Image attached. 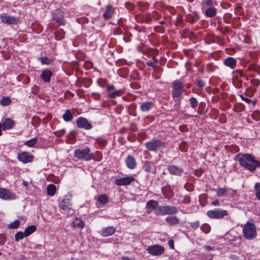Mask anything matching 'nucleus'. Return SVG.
I'll return each instance as SVG.
<instances>
[{"label":"nucleus","instance_id":"nucleus-45","mask_svg":"<svg viewBox=\"0 0 260 260\" xmlns=\"http://www.w3.org/2000/svg\"><path fill=\"white\" fill-rule=\"evenodd\" d=\"M25 237V234L22 232H19L16 233L15 235V240L16 241H18L20 240H22Z\"/></svg>","mask_w":260,"mask_h":260},{"label":"nucleus","instance_id":"nucleus-1","mask_svg":"<svg viewBox=\"0 0 260 260\" xmlns=\"http://www.w3.org/2000/svg\"><path fill=\"white\" fill-rule=\"evenodd\" d=\"M237 158L240 166L250 172L254 171L260 166V162L255 160L254 157L249 154L239 153L237 155Z\"/></svg>","mask_w":260,"mask_h":260},{"label":"nucleus","instance_id":"nucleus-18","mask_svg":"<svg viewBox=\"0 0 260 260\" xmlns=\"http://www.w3.org/2000/svg\"><path fill=\"white\" fill-rule=\"evenodd\" d=\"M200 19V16L198 13L194 11L193 12V15L188 14L185 16V20L187 22L193 24L197 22Z\"/></svg>","mask_w":260,"mask_h":260},{"label":"nucleus","instance_id":"nucleus-54","mask_svg":"<svg viewBox=\"0 0 260 260\" xmlns=\"http://www.w3.org/2000/svg\"><path fill=\"white\" fill-rule=\"evenodd\" d=\"M190 226L194 230L197 229L200 225V222L199 220H197L193 222H190Z\"/></svg>","mask_w":260,"mask_h":260},{"label":"nucleus","instance_id":"nucleus-15","mask_svg":"<svg viewBox=\"0 0 260 260\" xmlns=\"http://www.w3.org/2000/svg\"><path fill=\"white\" fill-rule=\"evenodd\" d=\"M223 63L226 67L234 70L236 67L237 61L236 59L232 57H228L224 59Z\"/></svg>","mask_w":260,"mask_h":260},{"label":"nucleus","instance_id":"nucleus-23","mask_svg":"<svg viewBox=\"0 0 260 260\" xmlns=\"http://www.w3.org/2000/svg\"><path fill=\"white\" fill-rule=\"evenodd\" d=\"M158 203L154 200H150L146 203V208L147 209V213H150L153 209L157 208Z\"/></svg>","mask_w":260,"mask_h":260},{"label":"nucleus","instance_id":"nucleus-39","mask_svg":"<svg viewBox=\"0 0 260 260\" xmlns=\"http://www.w3.org/2000/svg\"><path fill=\"white\" fill-rule=\"evenodd\" d=\"M228 191V189L225 187L218 188L216 190V194L218 197H223Z\"/></svg>","mask_w":260,"mask_h":260},{"label":"nucleus","instance_id":"nucleus-35","mask_svg":"<svg viewBox=\"0 0 260 260\" xmlns=\"http://www.w3.org/2000/svg\"><path fill=\"white\" fill-rule=\"evenodd\" d=\"M47 189V193L49 196H53L56 192V186L53 184H49Z\"/></svg>","mask_w":260,"mask_h":260},{"label":"nucleus","instance_id":"nucleus-14","mask_svg":"<svg viewBox=\"0 0 260 260\" xmlns=\"http://www.w3.org/2000/svg\"><path fill=\"white\" fill-rule=\"evenodd\" d=\"M125 163L126 167L131 170H133L137 167V161L135 158L132 155H128L125 159Z\"/></svg>","mask_w":260,"mask_h":260},{"label":"nucleus","instance_id":"nucleus-4","mask_svg":"<svg viewBox=\"0 0 260 260\" xmlns=\"http://www.w3.org/2000/svg\"><path fill=\"white\" fill-rule=\"evenodd\" d=\"M74 156L79 159H84L86 161L94 159V155L93 153H90V149L88 147L83 150L76 149L74 151Z\"/></svg>","mask_w":260,"mask_h":260},{"label":"nucleus","instance_id":"nucleus-25","mask_svg":"<svg viewBox=\"0 0 260 260\" xmlns=\"http://www.w3.org/2000/svg\"><path fill=\"white\" fill-rule=\"evenodd\" d=\"M114 9L111 5H108L106 7V10L104 14V17L105 19H109L113 15Z\"/></svg>","mask_w":260,"mask_h":260},{"label":"nucleus","instance_id":"nucleus-11","mask_svg":"<svg viewBox=\"0 0 260 260\" xmlns=\"http://www.w3.org/2000/svg\"><path fill=\"white\" fill-rule=\"evenodd\" d=\"M167 170L171 175L177 176H181L184 172L181 167L174 165H169L167 167Z\"/></svg>","mask_w":260,"mask_h":260},{"label":"nucleus","instance_id":"nucleus-37","mask_svg":"<svg viewBox=\"0 0 260 260\" xmlns=\"http://www.w3.org/2000/svg\"><path fill=\"white\" fill-rule=\"evenodd\" d=\"M65 32L62 29H59L55 33V37L57 40H60L64 37Z\"/></svg>","mask_w":260,"mask_h":260},{"label":"nucleus","instance_id":"nucleus-56","mask_svg":"<svg viewBox=\"0 0 260 260\" xmlns=\"http://www.w3.org/2000/svg\"><path fill=\"white\" fill-rule=\"evenodd\" d=\"M250 82L252 85L255 86L256 87L258 86L260 84V81L258 79H252Z\"/></svg>","mask_w":260,"mask_h":260},{"label":"nucleus","instance_id":"nucleus-27","mask_svg":"<svg viewBox=\"0 0 260 260\" xmlns=\"http://www.w3.org/2000/svg\"><path fill=\"white\" fill-rule=\"evenodd\" d=\"M73 118L74 115L69 109L67 110L62 115L63 119L66 122L71 121L73 119Z\"/></svg>","mask_w":260,"mask_h":260},{"label":"nucleus","instance_id":"nucleus-53","mask_svg":"<svg viewBox=\"0 0 260 260\" xmlns=\"http://www.w3.org/2000/svg\"><path fill=\"white\" fill-rule=\"evenodd\" d=\"M174 100H175V101L176 102V104H175V105L173 107V110L177 111L180 108V100L178 98H176V99H175Z\"/></svg>","mask_w":260,"mask_h":260},{"label":"nucleus","instance_id":"nucleus-28","mask_svg":"<svg viewBox=\"0 0 260 260\" xmlns=\"http://www.w3.org/2000/svg\"><path fill=\"white\" fill-rule=\"evenodd\" d=\"M36 226L34 225H31L27 226L24 230L25 237H27L32 234L36 230Z\"/></svg>","mask_w":260,"mask_h":260},{"label":"nucleus","instance_id":"nucleus-29","mask_svg":"<svg viewBox=\"0 0 260 260\" xmlns=\"http://www.w3.org/2000/svg\"><path fill=\"white\" fill-rule=\"evenodd\" d=\"M137 105L136 103H132L131 104L128 108V113L129 115H131L133 116H136L137 113L136 112V110L137 109Z\"/></svg>","mask_w":260,"mask_h":260},{"label":"nucleus","instance_id":"nucleus-20","mask_svg":"<svg viewBox=\"0 0 260 260\" xmlns=\"http://www.w3.org/2000/svg\"><path fill=\"white\" fill-rule=\"evenodd\" d=\"M2 124V129L5 131L7 129H11L14 124V121L11 118H6Z\"/></svg>","mask_w":260,"mask_h":260},{"label":"nucleus","instance_id":"nucleus-6","mask_svg":"<svg viewBox=\"0 0 260 260\" xmlns=\"http://www.w3.org/2000/svg\"><path fill=\"white\" fill-rule=\"evenodd\" d=\"M184 92V86L181 82L175 80L172 83V94L174 99L179 98Z\"/></svg>","mask_w":260,"mask_h":260},{"label":"nucleus","instance_id":"nucleus-33","mask_svg":"<svg viewBox=\"0 0 260 260\" xmlns=\"http://www.w3.org/2000/svg\"><path fill=\"white\" fill-rule=\"evenodd\" d=\"M144 169L145 172L149 173L151 171V167L153 165V162L150 161L145 160L144 161Z\"/></svg>","mask_w":260,"mask_h":260},{"label":"nucleus","instance_id":"nucleus-47","mask_svg":"<svg viewBox=\"0 0 260 260\" xmlns=\"http://www.w3.org/2000/svg\"><path fill=\"white\" fill-rule=\"evenodd\" d=\"M119 95L120 91L118 90H116L113 92H109L108 94V97L111 99H114L116 96H118Z\"/></svg>","mask_w":260,"mask_h":260},{"label":"nucleus","instance_id":"nucleus-43","mask_svg":"<svg viewBox=\"0 0 260 260\" xmlns=\"http://www.w3.org/2000/svg\"><path fill=\"white\" fill-rule=\"evenodd\" d=\"M255 190V196L258 200H260V183H256L254 186Z\"/></svg>","mask_w":260,"mask_h":260},{"label":"nucleus","instance_id":"nucleus-17","mask_svg":"<svg viewBox=\"0 0 260 260\" xmlns=\"http://www.w3.org/2000/svg\"><path fill=\"white\" fill-rule=\"evenodd\" d=\"M71 206L70 200L68 198H63L59 204L60 209L64 211H68L71 209Z\"/></svg>","mask_w":260,"mask_h":260},{"label":"nucleus","instance_id":"nucleus-5","mask_svg":"<svg viewBox=\"0 0 260 260\" xmlns=\"http://www.w3.org/2000/svg\"><path fill=\"white\" fill-rule=\"evenodd\" d=\"M178 209L175 206L165 205L159 206L155 210V213L157 215H173L177 213Z\"/></svg>","mask_w":260,"mask_h":260},{"label":"nucleus","instance_id":"nucleus-7","mask_svg":"<svg viewBox=\"0 0 260 260\" xmlns=\"http://www.w3.org/2000/svg\"><path fill=\"white\" fill-rule=\"evenodd\" d=\"M228 215V212L226 210L221 209L209 210L207 212V215L209 217L214 219H221Z\"/></svg>","mask_w":260,"mask_h":260},{"label":"nucleus","instance_id":"nucleus-38","mask_svg":"<svg viewBox=\"0 0 260 260\" xmlns=\"http://www.w3.org/2000/svg\"><path fill=\"white\" fill-rule=\"evenodd\" d=\"M92 83V80L87 78H84L81 81V84L84 87L88 88Z\"/></svg>","mask_w":260,"mask_h":260},{"label":"nucleus","instance_id":"nucleus-10","mask_svg":"<svg viewBox=\"0 0 260 260\" xmlns=\"http://www.w3.org/2000/svg\"><path fill=\"white\" fill-rule=\"evenodd\" d=\"M0 199L4 200H13L16 199L15 194L5 188H0Z\"/></svg>","mask_w":260,"mask_h":260},{"label":"nucleus","instance_id":"nucleus-2","mask_svg":"<svg viewBox=\"0 0 260 260\" xmlns=\"http://www.w3.org/2000/svg\"><path fill=\"white\" fill-rule=\"evenodd\" d=\"M144 145L149 151L155 152L162 151L166 147V142L157 139H153L147 142Z\"/></svg>","mask_w":260,"mask_h":260},{"label":"nucleus","instance_id":"nucleus-19","mask_svg":"<svg viewBox=\"0 0 260 260\" xmlns=\"http://www.w3.org/2000/svg\"><path fill=\"white\" fill-rule=\"evenodd\" d=\"M52 76V73L51 71L46 69L42 72V74L40 75V78L44 82L49 83L50 82V79Z\"/></svg>","mask_w":260,"mask_h":260},{"label":"nucleus","instance_id":"nucleus-49","mask_svg":"<svg viewBox=\"0 0 260 260\" xmlns=\"http://www.w3.org/2000/svg\"><path fill=\"white\" fill-rule=\"evenodd\" d=\"M251 116L253 119L258 121L260 120V112L258 111H255L252 114Z\"/></svg>","mask_w":260,"mask_h":260},{"label":"nucleus","instance_id":"nucleus-61","mask_svg":"<svg viewBox=\"0 0 260 260\" xmlns=\"http://www.w3.org/2000/svg\"><path fill=\"white\" fill-rule=\"evenodd\" d=\"M41 122V119L37 116H34L32 118V123L35 124V123L39 124Z\"/></svg>","mask_w":260,"mask_h":260},{"label":"nucleus","instance_id":"nucleus-22","mask_svg":"<svg viewBox=\"0 0 260 260\" xmlns=\"http://www.w3.org/2000/svg\"><path fill=\"white\" fill-rule=\"evenodd\" d=\"M154 107L152 102H143L141 104L140 109L143 112H148Z\"/></svg>","mask_w":260,"mask_h":260},{"label":"nucleus","instance_id":"nucleus-63","mask_svg":"<svg viewBox=\"0 0 260 260\" xmlns=\"http://www.w3.org/2000/svg\"><path fill=\"white\" fill-rule=\"evenodd\" d=\"M106 81L104 79H99L98 80L97 83L99 86H103L104 84L106 83Z\"/></svg>","mask_w":260,"mask_h":260},{"label":"nucleus","instance_id":"nucleus-41","mask_svg":"<svg viewBox=\"0 0 260 260\" xmlns=\"http://www.w3.org/2000/svg\"><path fill=\"white\" fill-rule=\"evenodd\" d=\"M38 139L36 138H34L28 141H26L24 144L28 147H33L37 142Z\"/></svg>","mask_w":260,"mask_h":260},{"label":"nucleus","instance_id":"nucleus-8","mask_svg":"<svg viewBox=\"0 0 260 260\" xmlns=\"http://www.w3.org/2000/svg\"><path fill=\"white\" fill-rule=\"evenodd\" d=\"M147 250L151 255L159 256L164 252L165 248L161 245L155 244L149 246Z\"/></svg>","mask_w":260,"mask_h":260},{"label":"nucleus","instance_id":"nucleus-58","mask_svg":"<svg viewBox=\"0 0 260 260\" xmlns=\"http://www.w3.org/2000/svg\"><path fill=\"white\" fill-rule=\"evenodd\" d=\"M191 199L188 196H185L183 199L182 203L185 204H188L190 203Z\"/></svg>","mask_w":260,"mask_h":260},{"label":"nucleus","instance_id":"nucleus-12","mask_svg":"<svg viewBox=\"0 0 260 260\" xmlns=\"http://www.w3.org/2000/svg\"><path fill=\"white\" fill-rule=\"evenodd\" d=\"M17 158L20 161L24 164H26L31 162L34 157L32 155H29L27 152H22L18 154Z\"/></svg>","mask_w":260,"mask_h":260},{"label":"nucleus","instance_id":"nucleus-13","mask_svg":"<svg viewBox=\"0 0 260 260\" xmlns=\"http://www.w3.org/2000/svg\"><path fill=\"white\" fill-rule=\"evenodd\" d=\"M134 180L135 177L133 176H129L115 179V183L119 186L126 185L131 184Z\"/></svg>","mask_w":260,"mask_h":260},{"label":"nucleus","instance_id":"nucleus-52","mask_svg":"<svg viewBox=\"0 0 260 260\" xmlns=\"http://www.w3.org/2000/svg\"><path fill=\"white\" fill-rule=\"evenodd\" d=\"M154 31L159 32L160 34H163L165 32V29L164 27L160 26L159 25L156 26L154 27Z\"/></svg>","mask_w":260,"mask_h":260},{"label":"nucleus","instance_id":"nucleus-59","mask_svg":"<svg viewBox=\"0 0 260 260\" xmlns=\"http://www.w3.org/2000/svg\"><path fill=\"white\" fill-rule=\"evenodd\" d=\"M197 84L198 87L200 88H203L205 85L204 82L202 80H198Z\"/></svg>","mask_w":260,"mask_h":260},{"label":"nucleus","instance_id":"nucleus-50","mask_svg":"<svg viewBox=\"0 0 260 260\" xmlns=\"http://www.w3.org/2000/svg\"><path fill=\"white\" fill-rule=\"evenodd\" d=\"M185 189L188 191H192L194 189V186L190 183H186L184 186Z\"/></svg>","mask_w":260,"mask_h":260},{"label":"nucleus","instance_id":"nucleus-24","mask_svg":"<svg viewBox=\"0 0 260 260\" xmlns=\"http://www.w3.org/2000/svg\"><path fill=\"white\" fill-rule=\"evenodd\" d=\"M165 220L170 225H177L180 222L179 218L176 216H168Z\"/></svg>","mask_w":260,"mask_h":260},{"label":"nucleus","instance_id":"nucleus-57","mask_svg":"<svg viewBox=\"0 0 260 260\" xmlns=\"http://www.w3.org/2000/svg\"><path fill=\"white\" fill-rule=\"evenodd\" d=\"M6 241V237L3 234H0V245H3Z\"/></svg>","mask_w":260,"mask_h":260},{"label":"nucleus","instance_id":"nucleus-21","mask_svg":"<svg viewBox=\"0 0 260 260\" xmlns=\"http://www.w3.org/2000/svg\"><path fill=\"white\" fill-rule=\"evenodd\" d=\"M115 232V229L113 226H109L102 230L100 233L103 237H108L112 235Z\"/></svg>","mask_w":260,"mask_h":260},{"label":"nucleus","instance_id":"nucleus-44","mask_svg":"<svg viewBox=\"0 0 260 260\" xmlns=\"http://www.w3.org/2000/svg\"><path fill=\"white\" fill-rule=\"evenodd\" d=\"M96 143L101 146H106L107 144V140L102 138H98L96 139Z\"/></svg>","mask_w":260,"mask_h":260},{"label":"nucleus","instance_id":"nucleus-42","mask_svg":"<svg viewBox=\"0 0 260 260\" xmlns=\"http://www.w3.org/2000/svg\"><path fill=\"white\" fill-rule=\"evenodd\" d=\"M200 229L201 231H203L205 234L209 233L211 230L210 226L207 223H204L202 224Z\"/></svg>","mask_w":260,"mask_h":260},{"label":"nucleus","instance_id":"nucleus-40","mask_svg":"<svg viewBox=\"0 0 260 260\" xmlns=\"http://www.w3.org/2000/svg\"><path fill=\"white\" fill-rule=\"evenodd\" d=\"M20 224V221L18 219L15 220L8 225L9 229H16L18 228Z\"/></svg>","mask_w":260,"mask_h":260},{"label":"nucleus","instance_id":"nucleus-3","mask_svg":"<svg viewBox=\"0 0 260 260\" xmlns=\"http://www.w3.org/2000/svg\"><path fill=\"white\" fill-rule=\"evenodd\" d=\"M244 237L248 240L254 239L256 236V230L253 223L247 222L243 228Z\"/></svg>","mask_w":260,"mask_h":260},{"label":"nucleus","instance_id":"nucleus-34","mask_svg":"<svg viewBox=\"0 0 260 260\" xmlns=\"http://www.w3.org/2000/svg\"><path fill=\"white\" fill-rule=\"evenodd\" d=\"M98 201L101 204L105 205L108 202L109 198L106 194H103L99 196Z\"/></svg>","mask_w":260,"mask_h":260},{"label":"nucleus","instance_id":"nucleus-9","mask_svg":"<svg viewBox=\"0 0 260 260\" xmlns=\"http://www.w3.org/2000/svg\"><path fill=\"white\" fill-rule=\"evenodd\" d=\"M77 126L79 128H83L86 130L91 129L92 127L91 123L88 120L83 117H79L76 121Z\"/></svg>","mask_w":260,"mask_h":260},{"label":"nucleus","instance_id":"nucleus-31","mask_svg":"<svg viewBox=\"0 0 260 260\" xmlns=\"http://www.w3.org/2000/svg\"><path fill=\"white\" fill-rule=\"evenodd\" d=\"M232 76L233 79L238 80L239 77H244L245 75L243 74V72L241 70H236L232 72Z\"/></svg>","mask_w":260,"mask_h":260},{"label":"nucleus","instance_id":"nucleus-55","mask_svg":"<svg viewBox=\"0 0 260 260\" xmlns=\"http://www.w3.org/2000/svg\"><path fill=\"white\" fill-rule=\"evenodd\" d=\"M1 54L3 57L6 60L9 59L11 56L10 53L6 51H2Z\"/></svg>","mask_w":260,"mask_h":260},{"label":"nucleus","instance_id":"nucleus-32","mask_svg":"<svg viewBox=\"0 0 260 260\" xmlns=\"http://www.w3.org/2000/svg\"><path fill=\"white\" fill-rule=\"evenodd\" d=\"M12 103L11 99L8 96H4L0 100V104L3 106H8Z\"/></svg>","mask_w":260,"mask_h":260},{"label":"nucleus","instance_id":"nucleus-64","mask_svg":"<svg viewBox=\"0 0 260 260\" xmlns=\"http://www.w3.org/2000/svg\"><path fill=\"white\" fill-rule=\"evenodd\" d=\"M230 258L231 260H239V257L235 254H231Z\"/></svg>","mask_w":260,"mask_h":260},{"label":"nucleus","instance_id":"nucleus-46","mask_svg":"<svg viewBox=\"0 0 260 260\" xmlns=\"http://www.w3.org/2000/svg\"><path fill=\"white\" fill-rule=\"evenodd\" d=\"M40 59L42 64H49L52 62V60L51 58L46 57H42Z\"/></svg>","mask_w":260,"mask_h":260},{"label":"nucleus","instance_id":"nucleus-51","mask_svg":"<svg viewBox=\"0 0 260 260\" xmlns=\"http://www.w3.org/2000/svg\"><path fill=\"white\" fill-rule=\"evenodd\" d=\"M54 134L57 137H60L63 136L66 133L65 129H62L59 131H55Z\"/></svg>","mask_w":260,"mask_h":260},{"label":"nucleus","instance_id":"nucleus-48","mask_svg":"<svg viewBox=\"0 0 260 260\" xmlns=\"http://www.w3.org/2000/svg\"><path fill=\"white\" fill-rule=\"evenodd\" d=\"M216 66L212 63H208L206 66V70L209 72H213L215 70Z\"/></svg>","mask_w":260,"mask_h":260},{"label":"nucleus","instance_id":"nucleus-16","mask_svg":"<svg viewBox=\"0 0 260 260\" xmlns=\"http://www.w3.org/2000/svg\"><path fill=\"white\" fill-rule=\"evenodd\" d=\"M1 21L7 24H14L16 23L17 20L14 17L10 16L6 14H3L1 16Z\"/></svg>","mask_w":260,"mask_h":260},{"label":"nucleus","instance_id":"nucleus-36","mask_svg":"<svg viewBox=\"0 0 260 260\" xmlns=\"http://www.w3.org/2000/svg\"><path fill=\"white\" fill-rule=\"evenodd\" d=\"M190 107L194 110H196V108L199 105V102L196 98L194 97H191L189 99Z\"/></svg>","mask_w":260,"mask_h":260},{"label":"nucleus","instance_id":"nucleus-26","mask_svg":"<svg viewBox=\"0 0 260 260\" xmlns=\"http://www.w3.org/2000/svg\"><path fill=\"white\" fill-rule=\"evenodd\" d=\"M217 10L216 8L211 7L207 9L205 11V14L208 17H213L216 15Z\"/></svg>","mask_w":260,"mask_h":260},{"label":"nucleus","instance_id":"nucleus-30","mask_svg":"<svg viewBox=\"0 0 260 260\" xmlns=\"http://www.w3.org/2000/svg\"><path fill=\"white\" fill-rule=\"evenodd\" d=\"M73 225L74 228H77L82 229L84 227L85 223L82 220L76 218V220L73 222Z\"/></svg>","mask_w":260,"mask_h":260},{"label":"nucleus","instance_id":"nucleus-62","mask_svg":"<svg viewBox=\"0 0 260 260\" xmlns=\"http://www.w3.org/2000/svg\"><path fill=\"white\" fill-rule=\"evenodd\" d=\"M56 22L57 23H58L60 25H64V20L62 18H60V17L57 18L56 19Z\"/></svg>","mask_w":260,"mask_h":260},{"label":"nucleus","instance_id":"nucleus-60","mask_svg":"<svg viewBox=\"0 0 260 260\" xmlns=\"http://www.w3.org/2000/svg\"><path fill=\"white\" fill-rule=\"evenodd\" d=\"M146 64L147 66L150 67H151L153 69H154L156 68V64H155V62H154L153 61H147L146 62Z\"/></svg>","mask_w":260,"mask_h":260}]
</instances>
